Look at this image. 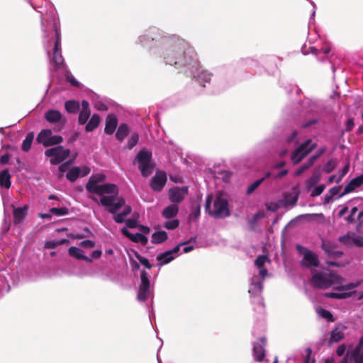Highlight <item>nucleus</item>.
Listing matches in <instances>:
<instances>
[{"instance_id": "nucleus-9", "label": "nucleus", "mask_w": 363, "mask_h": 363, "mask_svg": "<svg viewBox=\"0 0 363 363\" xmlns=\"http://www.w3.org/2000/svg\"><path fill=\"white\" fill-rule=\"evenodd\" d=\"M90 172L91 169L86 165H83L81 167H74L68 170L66 174V177L69 181L74 182L79 177H84L88 175L90 173Z\"/></svg>"}, {"instance_id": "nucleus-48", "label": "nucleus", "mask_w": 363, "mask_h": 363, "mask_svg": "<svg viewBox=\"0 0 363 363\" xmlns=\"http://www.w3.org/2000/svg\"><path fill=\"white\" fill-rule=\"evenodd\" d=\"M50 212L57 216H62L67 213V210L66 208H52L50 209Z\"/></svg>"}, {"instance_id": "nucleus-24", "label": "nucleus", "mask_w": 363, "mask_h": 363, "mask_svg": "<svg viewBox=\"0 0 363 363\" xmlns=\"http://www.w3.org/2000/svg\"><path fill=\"white\" fill-rule=\"evenodd\" d=\"M28 207L23 206L13 209L14 222L16 223H21L26 217L27 214Z\"/></svg>"}, {"instance_id": "nucleus-42", "label": "nucleus", "mask_w": 363, "mask_h": 363, "mask_svg": "<svg viewBox=\"0 0 363 363\" xmlns=\"http://www.w3.org/2000/svg\"><path fill=\"white\" fill-rule=\"evenodd\" d=\"M263 180L264 178H262L253 182L247 189V194H251L252 192H253L260 185Z\"/></svg>"}, {"instance_id": "nucleus-53", "label": "nucleus", "mask_w": 363, "mask_h": 363, "mask_svg": "<svg viewBox=\"0 0 363 363\" xmlns=\"http://www.w3.org/2000/svg\"><path fill=\"white\" fill-rule=\"evenodd\" d=\"M10 160V155L9 154H5L2 155L0 158V162L3 164H7Z\"/></svg>"}, {"instance_id": "nucleus-31", "label": "nucleus", "mask_w": 363, "mask_h": 363, "mask_svg": "<svg viewBox=\"0 0 363 363\" xmlns=\"http://www.w3.org/2000/svg\"><path fill=\"white\" fill-rule=\"evenodd\" d=\"M167 239V235L165 231H157L152 235V242L154 243H161Z\"/></svg>"}, {"instance_id": "nucleus-13", "label": "nucleus", "mask_w": 363, "mask_h": 363, "mask_svg": "<svg viewBox=\"0 0 363 363\" xmlns=\"http://www.w3.org/2000/svg\"><path fill=\"white\" fill-rule=\"evenodd\" d=\"M167 182V176L165 172L160 171L157 172L152 179L151 187L153 190L160 191L164 187Z\"/></svg>"}, {"instance_id": "nucleus-32", "label": "nucleus", "mask_w": 363, "mask_h": 363, "mask_svg": "<svg viewBox=\"0 0 363 363\" xmlns=\"http://www.w3.org/2000/svg\"><path fill=\"white\" fill-rule=\"evenodd\" d=\"M320 181V174L314 173L307 181H306V188L308 191L311 190V188L317 184V183Z\"/></svg>"}, {"instance_id": "nucleus-41", "label": "nucleus", "mask_w": 363, "mask_h": 363, "mask_svg": "<svg viewBox=\"0 0 363 363\" xmlns=\"http://www.w3.org/2000/svg\"><path fill=\"white\" fill-rule=\"evenodd\" d=\"M138 138L137 134H133L128 140V147L132 149L138 143Z\"/></svg>"}, {"instance_id": "nucleus-46", "label": "nucleus", "mask_w": 363, "mask_h": 363, "mask_svg": "<svg viewBox=\"0 0 363 363\" xmlns=\"http://www.w3.org/2000/svg\"><path fill=\"white\" fill-rule=\"evenodd\" d=\"M335 167V163L333 160H330L325 165L323 169L325 172L330 173L334 169Z\"/></svg>"}, {"instance_id": "nucleus-27", "label": "nucleus", "mask_w": 363, "mask_h": 363, "mask_svg": "<svg viewBox=\"0 0 363 363\" xmlns=\"http://www.w3.org/2000/svg\"><path fill=\"white\" fill-rule=\"evenodd\" d=\"M262 290V285L261 282L256 281L255 278L252 279V283L250 286L249 293L251 295H259Z\"/></svg>"}, {"instance_id": "nucleus-44", "label": "nucleus", "mask_w": 363, "mask_h": 363, "mask_svg": "<svg viewBox=\"0 0 363 363\" xmlns=\"http://www.w3.org/2000/svg\"><path fill=\"white\" fill-rule=\"evenodd\" d=\"M198 78L199 81L208 82L211 79V74L206 71H203L199 74Z\"/></svg>"}, {"instance_id": "nucleus-1", "label": "nucleus", "mask_w": 363, "mask_h": 363, "mask_svg": "<svg viewBox=\"0 0 363 363\" xmlns=\"http://www.w3.org/2000/svg\"><path fill=\"white\" fill-rule=\"evenodd\" d=\"M105 179L106 177L103 174H96L91 176L86 185V189L89 192L99 196L101 197L99 200L94 196L92 199L106 207L110 213L115 214V221L121 223L125 220L126 217L130 213L131 208L125 205V200L122 197L116 195L117 188L115 184H99L104 182Z\"/></svg>"}, {"instance_id": "nucleus-3", "label": "nucleus", "mask_w": 363, "mask_h": 363, "mask_svg": "<svg viewBox=\"0 0 363 363\" xmlns=\"http://www.w3.org/2000/svg\"><path fill=\"white\" fill-rule=\"evenodd\" d=\"M212 196H208L206 198L205 208L208 213L216 218H223L229 215V210L228 208V201L226 199L223 198L221 195H218L214 201L213 210H211V203Z\"/></svg>"}, {"instance_id": "nucleus-49", "label": "nucleus", "mask_w": 363, "mask_h": 363, "mask_svg": "<svg viewBox=\"0 0 363 363\" xmlns=\"http://www.w3.org/2000/svg\"><path fill=\"white\" fill-rule=\"evenodd\" d=\"M315 157H313L310 159V161H309V164L307 166H303L302 167H301L300 169H298L296 172V175H299L301 174L306 169H307L309 166H311L313 162V160H315Z\"/></svg>"}, {"instance_id": "nucleus-64", "label": "nucleus", "mask_w": 363, "mask_h": 363, "mask_svg": "<svg viewBox=\"0 0 363 363\" xmlns=\"http://www.w3.org/2000/svg\"><path fill=\"white\" fill-rule=\"evenodd\" d=\"M337 191H338V188L334 187V188L331 189L330 193L332 194V195H335L337 193Z\"/></svg>"}, {"instance_id": "nucleus-18", "label": "nucleus", "mask_w": 363, "mask_h": 363, "mask_svg": "<svg viewBox=\"0 0 363 363\" xmlns=\"http://www.w3.org/2000/svg\"><path fill=\"white\" fill-rule=\"evenodd\" d=\"M179 251V246L175 247L173 250L167 251L157 256V259L161 262L160 264H165L174 259L173 255L177 254Z\"/></svg>"}, {"instance_id": "nucleus-54", "label": "nucleus", "mask_w": 363, "mask_h": 363, "mask_svg": "<svg viewBox=\"0 0 363 363\" xmlns=\"http://www.w3.org/2000/svg\"><path fill=\"white\" fill-rule=\"evenodd\" d=\"M68 168H69V163L68 162H65V163L62 164L59 167V170L61 172H65L66 171L68 172V170H69Z\"/></svg>"}, {"instance_id": "nucleus-8", "label": "nucleus", "mask_w": 363, "mask_h": 363, "mask_svg": "<svg viewBox=\"0 0 363 363\" xmlns=\"http://www.w3.org/2000/svg\"><path fill=\"white\" fill-rule=\"evenodd\" d=\"M315 147V143L311 140H308L304 144L298 147L291 155V160L294 163L299 162L308 152Z\"/></svg>"}, {"instance_id": "nucleus-7", "label": "nucleus", "mask_w": 363, "mask_h": 363, "mask_svg": "<svg viewBox=\"0 0 363 363\" xmlns=\"http://www.w3.org/2000/svg\"><path fill=\"white\" fill-rule=\"evenodd\" d=\"M357 286L358 284L354 283L343 285L336 288V291L334 292L325 293V296L331 298H345L352 295V292L349 291L355 289Z\"/></svg>"}, {"instance_id": "nucleus-21", "label": "nucleus", "mask_w": 363, "mask_h": 363, "mask_svg": "<svg viewBox=\"0 0 363 363\" xmlns=\"http://www.w3.org/2000/svg\"><path fill=\"white\" fill-rule=\"evenodd\" d=\"M117 119L113 115H108L106 118V126L104 131L106 134L111 135L113 133L117 126Z\"/></svg>"}, {"instance_id": "nucleus-51", "label": "nucleus", "mask_w": 363, "mask_h": 363, "mask_svg": "<svg viewBox=\"0 0 363 363\" xmlns=\"http://www.w3.org/2000/svg\"><path fill=\"white\" fill-rule=\"evenodd\" d=\"M140 262L144 265L146 268L150 269L151 265L150 264L148 260L146 258L142 257H138Z\"/></svg>"}, {"instance_id": "nucleus-43", "label": "nucleus", "mask_w": 363, "mask_h": 363, "mask_svg": "<svg viewBox=\"0 0 363 363\" xmlns=\"http://www.w3.org/2000/svg\"><path fill=\"white\" fill-rule=\"evenodd\" d=\"M179 225V221L178 220H169L167 222H166L164 225V226L167 228V229H174L176 228H177Z\"/></svg>"}, {"instance_id": "nucleus-11", "label": "nucleus", "mask_w": 363, "mask_h": 363, "mask_svg": "<svg viewBox=\"0 0 363 363\" xmlns=\"http://www.w3.org/2000/svg\"><path fill=\"white\" fill-rule=\"evenodd\" d=\"M298 251L303 255L302 264L306 267L318 266V257L313 252L300 245L297 246Z\"/></svg>"}, {"instance_id": "nucleus-14", "label": "nucleus", "mask_w": 363, "mask_h": 363, "mask_svg": "<svg viewBox=\"0 0 363 363\" xmlns=\"http://www.w3.org/2000/svg\"><path fill=\"white\" fill-rule=\"evenodd\" d=\"M121 233L133 242L140 243L142 245H146L148 239L147 237L139 233H131L127 228H122Z\"/></svg>"}, {"instance_id": "nucleus-60", "label": "nucleus", "mask_w": 363, "mask_h": 363, "mask_svg": "<svg viewBox=\"0 0 363 363\" xmlns=\"http://www.w3.org/2000/svg\"><path fill=\"white\" fill-rule=\"evenodd\" d=\"M354 126V122L352 120L350 119L347 121V129L348 130H351L352 128V127Z\"/></svg>"}, {"instance_id": "nucleus-61", "label": "nucleus", "mask_w": 363, "mask_h": 363, "mask_svg": "<svg viewBox=\"0 0 363 363\" xmlns=\"http://www.w3.org/2000/svg\"><path fill=\"white\" fill-rule=\"evenodd\" d=\"M259 275L262 277V278H264L267 275V271L266 269H261L259 270Z\"/></svg>"}, {"instance_id": "nucleus-58", "label": "nucleus", "mask_w": 363, "mask_h": 363, "mask_svg": "<svg viewBox=\"0 0 363 363\" xmlns=\"http://www.w3.org/2000/svg\"><path fill=\"white\" fill-rule=\"evenodd\" d=\"M67 80L70 82V84H72V85H74V86H77V82L76 81V79L74 78L73 76H69L68 75L67 77Z\"/></svg>"}, {"instance_id": "nucleus-59", "label": "nucleus", "mask_w": 363, "mask_h": 363, "mask_svg": "<svg viewBox=\"0 0 363 363\" xmlns=\"http://www.w3.org/2000/svg\"><path fill=\"white\" fill-rule=\"evenodd\" d=\"M82 110L90 111L89 104L86 101H82Z\"/></svg>"}, {"instance_id": "nucleus-47", "label": "nucleus", "mask_w": 363, "mask_h": 363, "mask_svg": "<svg viewBox=\"0 0 363 363\" xmlns=\"http://www.w3.org/2000/svg\"><path fill=\"white\" fill-rule=\"evenodd\" d=\"M79 246L84 248H92L94 247V242L91 240H86L82 241L79 243Z\"/></svg>"}, {"instance_id": "nucleus-15", "label": "nucleus", "mask_w": 363, "mask_h": 363, "mask_svg": "<svg viewBox=\"0 0 363 363\" xmlns=\"http://www.w3.org/2000/svg\"><path fill=\"white\" fill-rule=\"evenodd\" d=\"M186 194V189L184 188L175 187L169 191V198L172 202L179 203L182 201Z\"/></svg>"}, {"instance_id": "nucleus-20", "label": "nucleus", "mask_w": 363, "mask_h": 363, "mask_svg": "<svg viewBox=\"0 0 363 363\" xmlns=\"http://www.w3.org/2000/svg\"><path fill=\"white\" fill-rule=\"evenodd\" d=\"M352 358L355 363H363V337L352 353Z\"/></svg>"}, {"instance_id": "nucleus-4", "label": "nucleus", "mask_w": 363, "mask_h": 363, "mask_svg": "<svg viewBox=\"0 0 363 363\" xmlns=\"http://www.w3.org/2000/svg\"><path fill=\"white\" fill-rule=\"evenodd\" d=\"M151 157V153L146 150H141L136 156L135 161L138 162L139 169L144 177H148L151 174L154 169Z\"/></svg>"}, {"instance_id": "nucleus-45", "label": "nucleus", "mask_w": 363, "mask_h": 363, "mask_svg": "<svg viewBox=\"0 0 363 363\" xmlns=\"http://www.w3.org/2000/svg\"><path fill=\"white\" fill-rule=\"evenodd\" d=\"M311 352H312V351L310 348H307L306 350V357L304 358L303 363H314L315 362L314 359L311 357Z\"/></svg>"}, {"instance_id": "nucleus-62", "label": "nucleus", "mask_w": 363, "mask_h": 363, "mask_svg": "<svg viewBox=\"0 0 363 363\" xmlns=\"http://www.w3.org/2000/svg\"><path fill=\"white\" fill-rule=\"evenodd\" d=\"M140 230L143 233L147 234L150 232V228L147 226H141Z\"/></svg>"}, {"instance_id": "nucleus-57", "label": "nucleus", "mask_w": 363, "mask_h": 363, "mask_svg": "<svg viewBox=\"0 0 363 363\" xmlns=\"http://www.w3.org/2000/svg\"><path fill=\"white\" fill-rule=\"evenodd\" d=\"M102 252L99 250H96L92 252V257L94 259L99 258L101 257Z\"/></svg>"}, {"instance_id": "nucleus-34", "label": "nucleus", "mask_w": 363, "mask_h": 363, "mask_svg": "<svg viewBox=\"0 0 363 363\" xmlns=\"http://www.w3.org/2000/svg\"><path fill=\"white\" fill-rule=\"evenodd\" d=\"M33 138H34V135H33V133H28L26 135L25 140L23 141V143H22V150L23 151L28 152L30 149V147H31V145H32V143L33 140Z\"/></svg>"}, {"instance_id": "nucleus-37", "label": "nucleus", "mask_w": 363, "mask_h": 363, "mask_svg": "<svg viewBox=\"0 0 363 363\" xmlns=\"http://www.w3.org/2000/svg\"><path fill=\"white\" fill-rule=\"evenodd\" d=\"M90 111L82 110L79 115V123L80 124H84L86 123L88 118L90 116Z\"/></svg>"}, {"instance_id": "nucleus-28", "label": "nucleus", "mask_w": 363, "mask_h": 363, "mask_svg": "<svg viewBox=\"0 0 363 363\" xmlns=\"http://www.w3.org/2000/svg\"><path fill=\"white\" fill-rule=\"evenodd\" d=\"M100 123V117L98 114H94L87 125H86V130L89 132L95 129Z\"/></svg>"}, {"instance_id": "nucleus-30", "label": "nucleus", "mask_w": 363, "mask_h": 363, "mask_svg": "<svg viewBox=\"0 0 363 363\" xmlns=\"http://www.w3.org/2000/svg\"><path fill=\"white\" fill-rule=\"evenodd\" d=\"M65 107L68 113H74L79 111V104L77 101H67L65 104Z\"/></svg>"}, {"instance_id": "nucleus-35", "label": "nucleus", "mask_w": 363, "mask_h": 363, "mask_svg": "<svg viewBox=\"0 0 363 363\" xmlns=\"http://www.w3.org/2000/svg\"><path fill=\"white\" fill-rule=\"evenodd\" d=\"M316 312L320 317L326 319L327 320L330 321V322L334 321L333 316L329 311H327L322 308H318L316 309Z\"/></svg>"}, {"instance_id": "nucleus-38", "label": "nucleus", "mask_w": 363, "mask_h": 363, "mask_svg": "<svg viewBox=\"0 0 363 363\" xmlns=\"http://www.w3.org/2000/svg\"><path fill=\"white\" fill-rule=\"evenodd\" d=\"M322 247L325 250V252L329 255H335L337 256L339 255H341L342 253L339 251H333L330 249L328 244L325 242H323L322 244Z\"/></svg>"}, {"instance_id": "nucleus-12", "label": "nucleus", "mask_w": 363, "mask_h": 363, "mask_svg": "<svg viewBox=\"0 0 363 363\" xmlns=\"http://www.w3.org/2000/svg\"><path fill=\"white\" fill-rule=\"evenodd\" d=\"M55 33H56V40L55 42V46H54V51H53V56H52V62L55 64L56 68H59L64 62L62 55L61 54V40H60V33L57 28H55Z\"/></svg>"}, {"instance_id": "nucleus-40", "label": "nucleus", "mask_w": 363, "mask_h": 363, "mask_svg": "<svg viewBox=\"0 0 363 363\" xmlns=\"http://www.w3.org/2000/svg\"><path fill=\"white\" fill-rule=\"evenodd\" d=\"M281 206H283L281 201L279 202H271L267 204V209L271 211H276Z\"/></svg>"}, {"instance_id": "nucleus-39", "label": "nucleus", "mask_w": 363, "mask_h": 363, "mask_svg": "<svg viewBox=\"0 0 363 363\" xmlns=\"http://www.w3.org/2000/svg\"><path fill=\"white\" fill-rule=\"evenodd\" d=\"M268 260L267 256L260 255L256 259L255 264L258 268H262Z\"/></svg>"}, {"instance_id": "nucleus-29", "label": "nucleus", "mask_w": 363, "mask_h": 363, "mask_svg": "<svg viewBox=\"0 0 363 363\" xmlns=\"http://www.w3.org/2000/svg\"><path fill=\"white\" fill-rule=\"evenodd\" d=\"M254 355L256 360L261 362L264 356V350L262 345L255 343L254 345Z\"/></svg>"}, {"instance_id": "nucleus-26", "label": "nucleus", "mask_w": 363, "mask_h": 363, "mask_svg": "<svg viewBox=\"0 0 363 363\" xmlns=\"http://www.w3.org/2000/svg\"><path fill=\"white\" fill-rule=\"evenodd\" d=\"M11 175L8 170H3L0 172V186L6 189L11 186Z\"/></svg>"}, {"instance_id": "nucleus-2", "label": "nucleus", "mask_w": 363, "mask_h": 363, "mask_svg": "<svg viewBox=\"0 0 363 363\" xmlns=\"http://www.w3.org/2000/svg\"><path fill=\"white\" fill-rule=\"evenodd\" d=\"M341 277L328 270L315 273L311 278L313 286L318 289H325L341 282Z\"/></svg>"}, {"instance_id": "nucleus-10", "label": "nucleus", "mask_w": 363, "mask_h": 363, "mask_svg": "<svg viewBox=\"0 0 363 363\" xmlns=\"http://www.w3.org/2000/svg\"><path fill=\"white\" fill-rule=\"evenodd\" d=\"M141 284L139 288L138 298L139 301H145L150 294V281L148 274L142 271L140 274Z\"/></svg>"}, {"instance_id": "nucleus-17", "label": "nucleus", "mask_w": 363, "mask_h": 363, "mask_svg": "<svg viewBox=\"0 0 363 363\" xmlns=\"http://www.w3.org/2000/svg\"><path fill=\"white\" fill-rule=\"evenodd\" d=\"M298 198V194L296 190L286 193L282 200H281L283 206H293L296 204Z\"/></svg>"}, {"instance_id": "nucleus-5", "label": "nucleus", "mask_w": 363, "mask_h": 363, "mask_svg": "<svg viewBox=\"0 0 363 363\" xmlns=\"http://www.w3.org/2000/svg\"><path fill=\"white\" fill-rule=\"evenodd\" d=\"M36 140L43 146L48 147L61 143L63 139L60 135H53L51 130L44 129L38 133Z\"/></svg>"}, {"instance_id": "nucleus-63", "label": "nucleus", "mask_w": 363, "mask_h": 363, "mask_svg": "<svg viewBox=\"0 0 363 363\" xmlns=\"http://www.w3.org/2000/svg\"><path fill=\"white\" fill-rule=\"evenodd\" d=\"M192 250H193L192 246H186L183 248V251L185 253H188V252H191Z\"/></svg>"}, {"instance_id": "nucleus-25", "label": "nucleus", "mask_w": 363, "mask_h": 363, "mask_svg": "<svg viewBox=\"0 0 363 363\" xmlns=\"http://www.w3.org/2000/svg\"><path fill=\"white\" fill-rule=\"evenodd\" d=\"M178 206L176 204H172L166 207L162 211V216L165 218H172L178 213Z\"/></svg>"}, {"instance_id": "nucleus-50", "label": "nucleus", "mask_w": 363, "mask_h": 363, "mask_svg": "<svg viewBox=\"0 0 363 363\" xmlns=\"http://www.w3.org/2000/svg\"><path fill=\"white\" fill-rule=\"evenodd\" d=\"M58 246L57 241H48L45 244V247L48 249H54Z\"/></svg>"}, {"instance_id": "nucleus-36", "label": "nucleus", "mask_w": 363, "mask_h": 363, "mask_svg": "<svg viewBox=\"0 0 363 363\" xmlns=\"http://www.w3.org/2000/svg\"><path fill=\"white\" fill-rule=\"evenodd\" d=\"M325 186L324 184L314 186L311 188V190L309 191L311 196H317L320 195L324 191Z\"/></svg>"}, {"instance_id": "nucleus-52", "label": "nucleus", "mask_w": 363, "mask_h": 363, "mask_svg": "<svg viewBox=\"0 0 363 363\" xmlns=\"http://www.w3.org/2000/svg\"><path fill=\"white\" fill-rule=\"evenodd\" d=\"M348 171H349V164H347L343 167L342 173L336 182H339L342 179V178L347 173Z\"/></svg>"}, {"instance_id": "nucleus-23", "label": "nucleus", "mask_w": 363, "mask_h": 363, "mask_svg": "<svg viewBox=\"0 0 363 363\" xmlns=\"http://www.w3.org/2000/svg\"><path fill=\"white\" fill-rule=\"evenodd\" d=\"M45 119L51 123H55L61 121L62 114L57 110H49L45 114Z\"/></svg>"}, {"instance_id": "nucleus-22", "label": "nucleus", "mask_w": 363, "mask_h": 363, "mask_svg": "<svg viewBox=\"0 0 363 363\" xmlns=\"http://www.w3.org/2000/svg\"><path fill=\"white\" fill-rule=\"evenodd\" d=\"M69 255L71 257H74L77 259L85 260L89 262H91V259L85 256L84 254V252L81 249H79V247H69Z\"/></svg>"}, {"instance_id": "nucleus-55", "label": "nucleus", "mask_w": 363, "mask_h": 363, "mask_svg": "<svg viewBox=\"0 0 363 363\" xmlns=\"http://www.w3.org/2000/svg\"><path fill=\"white\" fill-rule=\"evenodd\" d=\"M345 352V347L344 345H340L337 348V354L338 356H342L344 354Z\"/></svg>"}, {"instance_id": "nucleus-16", "label": "nucleus", "mask_w": 363, "mask_h": 363, "mask_svg": "<svg viewBox=\"0 0 363 363\" xmlns=\"http://www.w3.org/2000/svg\"><path fill=\"white\" fill-rule=\"evenodd\" d=\"M363 184V174L352 179L345 187L344 191L340 196L354 191L357 188Z\"/></svg>"}, {"instance_id": "nucleus-6", "label": "nucleus", "mask_w": 363, "mask_h": 363, "mask_svg": "<svg viewBox=\"0 0 363 363\" xmlns=\"http://www.w3.org/2000/svg\"><path fill=\"white\" fill-rule=\"evenodd\" d=\"M45 155L50 158L51 164H57L68 157L69 150L62 146H57L45 150Z\"/></svg>"}, {"instance_id": "nucleus-33", "label": "nucleus", "mask_w": 363, "mask_h": 363, "mask_svg": "<svg viewBox=\"0 0 363 363\" xmlns=\"http://www.w3.org/2000/svg\"><path fill=\"white\" fill-rule=\"evenodd\" d=\"M128 133V128L125 124H121L116 133V137L119 140H123Z\"/></svg>"}, {"instance_id": "nucleus-56", "label": "nucleus", "mask_w": 363, "mask_h": 363, "mask_svg": "<svg viewBox=\"0 0 363 363\" xmlns=\"http://www.w3.org/2000/svg\"><path fill=\"white\" fill-rule=\"evenodd\" d=\"M126 225H127V227L133 228L137 226V223L134 220L129 219L126 221Z\"/></svg>"}, {"instance_id": "nucleus-19", "label": "nucleus", "mask_w": 363, "mask_h": 363, "mask_svg": "<svg viewBox=\"0 0 363 363\" xmlns=\"http://www.w3.org/2000/svg\"><path fill=\"white\" fill-rule=\"evenodd\" d=\"M346 326L340 325L336 327L331 333L330 342H337L342 340L345 336V330H346Z\"/></svg>"}]
</instances>
